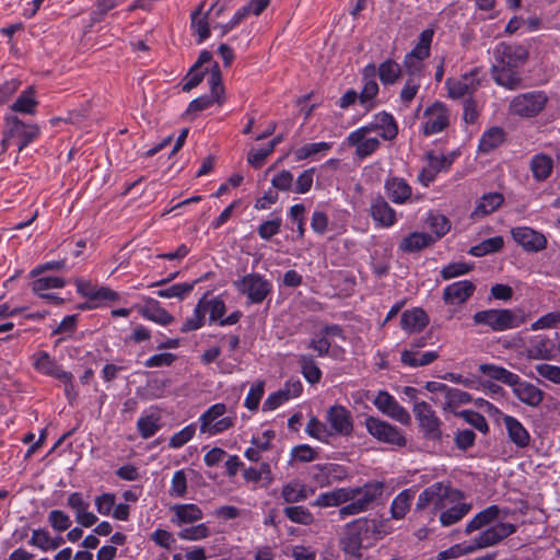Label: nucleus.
Wrapping results in <instances>:
<instances>
[{
  "mask_svg": "<svg viewBox=\"0 0 560 560\" xmlns=\"http://www.w3.org/2000/svg\"><path fill=\"white\" fill-rule=\"evenodd\" d=\"M500 514L498 505H490L477 513L466 525L465 534L470 535L476 530H481L479 535L474 537L469 545L464 549L465 552H472L498 545L506 537L516 532V526L511 523L499 522L493 524Z\"/></svg>",
  "mask_w": 560,
  "mask_h": 560,
  "instance_id": "f257e3e1",
  "label": "nucleus"
},
{
  "mask_svg": "<svg viewBox=\"0 0 560 560\" xmlns=\"http://www.w3.org/2000/svg\"><path fill=\"white\" fill-rule=\"evenodd\" d=\"M495 63L491 67L492 79L498 85L508 90H517L522 86L523 79L518 72L528 52L520 45L500 43L493 51Z\"/></svg>",
  "mask_w": 560,
  "mask_h": 560,
  "instance_id": "f03ea898",
  "label": "nucleus"
},
{
  "mask_svg": "<svg viewBox=\"0 0 560 560\" xmlns=\"http://www.w3.org/2000/svg\"><path fill=\"white\" fill-rule=\"evenodd\" d=\"M479 371L485 376L501 382L512 387L515 397L529 407H537L541 404L545 393L532 383L522 381L521 377L503 366L483 363Z\"/></svg>",
  "mask_w": 560,
  "mask_h": 560,
  "instance_id": "7ed1b4c3",
  "label": "nucleus"
},
{
  "mask_svg": "<svg viewBox=\"0 0 560 560\" xmlns=\"http://www.w3.org/2000/svg\"><path fill=\"white\" fill-rule=\"evenodd\" d=\"M472 320L476 325H485L493 331H504L517 328L526 322L523 312L509 308H489L474 314Z\"/></svg>",
  "mask_w": 560,
  "mask_h": 560,
  "instance_id": "20e7f679",
  "label": "nucleus"
},
{
  "mask_svg": "<svg viewBox=\"0 0 560 560\" xmlns=\"http://www.w3.org/2000/svg\"><path fill=\"white\" fill-rule=\"evenodd\" d=\"M383 483L377 481L368 482L363 487H349L352 498L347 505L339 509L338 513L340 518L368 511L373 502L383 494Z\"/></svg>",
  "mask_w": 560,
  "mask_h": 560,
  "instance_id": "39448f33",
  "label": "nucleus"
},
{
  "mask_svg": "<svg viewBox=\"0 0 560 560\" xmlns=\"http://www.w3.org/2000/svg\"><path fill=\"white\" fill-rule=\"evenodd\" d=\"M464 499L463 491L453 489L443 482H435L419 494L416 510L423 511L432 504L434 511H438L446 506V501L456 502Z\"/></svg>",
  "mask_w": 560,
  "mask_h": 560,
  "instance_id": "423d86ee",
  "label": "nucleus"
},
{
  "mask_svg": "<svg viewBox=\"0 0 560 560\" xmlns=\"http://www.w3.org/2000/svg\"><path fill=\"white\" fill-rule=\"evenodd\" d=\"M412 412L418 422L422 438L428 441L441 442L443 438V422L436 416L435 410L427 401H416Z\"/></svg>",
  "mask_w": 560,
  "mask_h": 560,
  "instance_id": "0eeeda50",
  "label": "nucleus"
},
{
  "mask_svg": "<svg viewBox=\"0 0 560 560\" xmlns=\"http://www.w3.org/2000/svg\"><path fill=\"white\" fill-rule=\"evenodd\" d=\"M240 294L247 298L248 304H260L272 291V283L260 273L252 272L233 282Z\"/></svg>",
  "mask_w": 560,
  "mask_h": 560,
  "instance_id": "6e6552de",
  "label": "nucleus"
},
{
  "mask_svg": "<svg viewBox=\"0 0 560 560\" xmlns=\"http://www.w3.org/2000/svg\"><path fill=\"white\" fill-rule=\"evenodd\" d=\"M548 97L542 91H532L518 94L510 102V114L520 117H535L546 106Z\"/></svg>",
  "mask_w": 560,
  "mask_h": 560,
  "instance_id": "1a4fd4ad",
  "label": "nucleus"
},
{
  "mask_svg": "<svg viewBox=\"0 0 560 560\" xmlns=\"http://www.w3.org/2000/svg\"><path fill=\"white\" fill-rule=\"evenodd\" d=\"M208 83L210 85V95H203L192 100L189 103L188 108L186 110L187 115L207 109L213 103H223L224 86L222 83V74L220 71V67L217 62H214V65L211 68L210 75L208 78Z\"/></svg>",
  "mask_w": 560,
  "mask_h": 560,
  "instance_id": "9d476101",
  "label": "nucleus"
},
{
  "mask_svg": "<svg viewBox=\"0 0 560 560\" xmlns=\"http://www.w3.org/2000/svg\"><path fill=\"white\" fill-rule=\"evenodd\" d=\"M365 428L368 432L380 442L399 447L405 446L407 443L400 429L373 416L365 418Z\"/></svg>",
  "mask_w": 560,
  "mask_h": 560,
  "instance_id": "9b49d317",
  "label": "nucleus"
},
{
  "mask_svg": "<svg viewBox=\"0 0 560 560\" xmlns=\"http://www.w3.org/2000/svg\"><path fill=\"white\" fill-rule=\"evenodd\" d=\"M7 125L9 128V135L7 138L2 140V144L4 148L13 143L18 147L19 151H22L39 133L38 128L36 126L25 125L15 116L7 118Z\"/></svg>",
  "mask_w": 560,
  "mask_h": 560,
  "instance_id": "f8f14e48",
  "label": "nucleus"
},
{
  "mask_svg": "<svg viewBox=\"0 0 560 560\" xmlns=\"http://www.w3.org/2000/svg\"><path fill=\"white\" fill-rule=\"evenodd\" d=\"M479 69L476 68L469 73L463 74L460 78H448L445 85L448 91V96L456 100L465 96L471 97V94L477 91L480 85V80L477 78Z\"/></svg>",
  "mask_w": 560,
  "mask_h": 560,
  "instance_id": "ddd939ff",
  "label": "nucleus"
},
{
  "mask_svg": "<svg viewBox=\"0 0 560 560\" xmlns=\"http://www.w3.org/2000/svg\"><path fill=\"white\" fill-rule=\"evenodd\" d=\"M375 407L384 415L400 422L404 425H409L411 417L409 412L398 404L394 396L385 390L378 392L373 400Z\"/></svg>",
  "mask_w": 560,
  "mask_h": 560,
  "instance_id": "4468645a",
  "label": "nucleus"
},
{
  "mask_svg": "<svg viewBox=\"0 0 560 560\" xmlns=\"http://www.w3.org/2000/svg\"><path fill=\"white\" fill-rule=\"evenodd\" d=\"M326 421L335 434L349 436L353 432V419L351 412L345 406H331L326 411Z\"/></svg>",
  "mask_w": 560,
  "mask_h": 560,
  "instance_id": "2eb2a0df",
  "label": "nucleus"
},
{
  "mask_svg": "<svg viewBox=\"0 0 560 560\" xmlns=\"http://www.w3.org/2000/svg\"><path fill=\"white\" fill-rule=\"evenodd\" d=\"M513 240L526 252H539L547 245L545 235L528 226H517L511 230Z\"/></svg>",
  "mask_w": 560,
  "mask_h": 560,
  "instance_id": "dca6fc26",
  "label": "nucleus"
},
{
  "mask_svg": "<svg viewBox=\"0 0 560 560\" xmlns=\"http://www.w3.org/2000/svg\"><path fill=\"white\" fill-rule=\"evenodd\" d=\"M556 343L546 335L529 338L525 355L529 360H551L555 358Z\"/></svg>",
  "mask_w": 560,
  "mask_h": 560,
  "instance_id": "f3484780",
  "label": "nucleus"
},
{
  "mask_svg": "<svg viewBox=\"0 0 560 560\" xmlns=\"http://www.w3.org/2000/svg\"><path fill=\"white\" fill-rule=\"evenodd\" d=\"M424 116L428 117L423 126V133L425 136L439 133L448 126V110L440 102H435L428 107L424 110Z\"/></svg>",
  "mask_w": 560,
  "mask_h": 560,
  "instance_id": "a211bd4d",
  "label": "nucleus"
},
{
  "mask_svg": "<svg viewBox=\"0 0 560 560\" xmlns=\"http://www.w3.org/2000/svg\"><path fill=\"white\" fill-rule=\"evenodd\" d=\"M354 528L359 536H362L365 547L372 546L376 540L384 538L388 532L383 522L369 518H358L353 521Z\"/></svg>",
  "mask_w": 560,
  "mask_h": 560,
  "instance_id": "6ab92c4d",
  "label": "nucleus"
},
{
  "mask_svg": "<svg viewBox=\"0 0 560 560\" xmlns=\"http://www.w3.org/2000/svg\"><path fill=\"white\" fill-rule=\"evenodd\" d=\"M476 287L469 280L456 281L443 291V301L448 305L464 304L475 292Z\"/></svg>",
  "mask_w": 560,
  "mask_h": 560,
  "instance_id": "aec40b11",
  "label": "nucleus"
},
{
  "mask_svg": "<svg viewBox=\"0 0 560 560\" xmlns=\"http://www.w3.org/2000/svg\"><path fill=\"white\" fill-rule=\"evenodd\" d=\"M372 219L383 228L393 226L396 222V212L388 202L381 196L372 200L370 206Z\"/></svg>",
  "mask_w": 560,
  "mask_h": 560,
  "instance_id": "412c9836",
  "label": "nucleus"
},
{
  "mask_svg": "<svg viewBox=\"0 0 560 560\" xmlns=\"http://www.w3.org/2000/svg\"><path fill=\"white\" fill-rule=\"evenodd\" d=\"M471 503L463 502L458 500L456 502L446 501V506L441 509L439 515L440 523L442 526H451L463 520L471 510Z\"/></svg>",
  "mask_w": 560,
  "mask_h": 560,
  "instance_id": "4be33fe9",
  "label": "nucleus"
},
{
  "mask_svg": "<svg viewBox=\"0 0 560 560\" xmlns=\"http://www.w3.org/2000/svg\"><path fill=\"white\" fill-rule=\"evenodd\" d=\"M35 368L39 372L55 377L62 383L73 382V375L70 372L63 371L46 352L40 353L39 358L35 361Z\"/></svg>",
  "mask_w": 560,
  "mask_h": 560,
  "instance_id": "5701e85b",
  "label": "nucleus"
},
{
  "mask_svg": "<svg viewBox=\"0 0 560 560\" xmlns=\"http://www.w3.org/2000/svg\"><path fill=\"white\" fill-rule=\"evenodd\" d=\"M340 549L353 557H361V549L365 547L362 536H359L358 529L354 528L353 522L346 526L343 536L339 541Z\"/></svg>",
  "mask_w": 560,
  "mask_h": 560,
  "instance_id": "b1692460",
  "label": "nucleus"
},
{
  "mask_svg": "<svg viewBox=\"0 0 560 560\" xmlns=\"http://www.w3.org/2000/svg\"><path fill=\"white\" fill-rule=\"evenodd\" d=\"M140 314L154 323L166 326L173 323L174 317L165 308L160 305V302L152 299H145V305L140 308Z\"/></svg>",
  "mask_w": 560,
  "mask_h": 560,
  "instance_id": "393cba45",
  "label": "nucleus"
},
{
  "mask_svg": "<svg viewBox=\"0 0 560 560\" xmlns=\"http://www.w3.org/2000/svg\"><path fill=\"white\" fill-rule=\"evenodd\" d=\"M172 511L174 512V516L171 521L173 524L178 526L183 524H192L203 517L201 509L194 503L175 504L172 506Z\"/></svg>",
  "mask_w": 560,
  "mask_h": 560,
  "instance_id": "a878e982",
  "label": "nucleus"
},
{
  "mask_svg": "<svg viewBox=\"0 0 560 560\" xmlns=\"http://www.w3.org/2000/svg\"><path fill=\"white\" fill-rule=\"evenodd\" d=\"M503 423L506 428L510 440L518 447H526L529 444L530 436L520 420L512 416L504 415Z\"/></svg>",
  "mask_w": 560,
  "mask_h": 560,
  "instance_id": "bb28decb",
  "label": "nucleus"
},
{
  "mask_svg": "<svg viewBox=\"0 0 560 560\" xmlns=\"http://www.w3.org/2000/svg\"><path fill=\"white\" fill-rule=\"evenodd\" d=\"M385 189L390 200L395 203H404L411 196V187L405 179L399 177L388 178L385 183Z\"/></svg>",
  "mask_w": 560,
  "mask_h": 560,
  "instance_id": "cd10ccee",
  "label": "nucleus"
},
{
  "mask_svg": "<svg viewBox=\"0 0 560 560\" xmlns=\"http://www.w3.org/2000/svg\"><path fill=\"white\" fill-rule=\"evenodd\" d=\"M434 243L432 235L421 232H412L399 243V249L405 253L419 252Z\"/></svg>",
  "mask_w": 560,
  "mask_h": 560,
  "instance_id": "c85d7f7f",
  "label": "nucleus"
},
{
  "mask_svg": "<svg viewBox=\"0 0 560 560\" xmlns=\"http://www.w3.org/2000/svg\"><path fill=\"white\" fill-rule=\"evenodd\" d=\"M429 324L427 313L421 308L405 311L401 315V328L408 332L420 331Z\"/></svg>",
  "mask_w": 560,
  "mask_h": 560,
  "instance_id": "c756f323",
  "label": "nucleus"
},
{
  "mask_svg": "<svg viewBox=\"0 0 560 560\" xmlns=\"http://www.w3.org/2000/svg\"><path fill=\"white\" fill-rule=\"evenodd\" d=\"M351 491L349 488H339L329 492L320 493L313 505L318 508L339 506L349 502L351 499Z\"/></svg>",
  "mask_w": 560,
  "mask_h": 560,
  "instance_id": "7c9ffc66",
  "label": "nucleus"
},
{
  "mask_svg": "<svg viewBox=\"0 0 560 560\" xmlns=\"http://www.w3.org/2000/svg\"><path fill=\"white\" fill-rule=\"evenodd\" d=\"M504 201L503 195L500 192H490L483 195L478 201L471 218H482L495 211Z\"/></svg>",
  "mask_w": 560,
  "mask_h": 560,
  "instance_id": "2f4dec72",
  "label": "nucleus"
},
{
  "mask_svg": "<svg viewBox=\"0 0 560 560\" xmlns=\"http://www.w3.org/2000/svg\"><path fill=\"white\" fill-rule=\"evenodd\" d=\"M552 167L553 161L546 154H536L530 161L533 176L538 182L547 179L551 174Z\"/></svg>",
  "mask_w": 560,
  "mask_h": 560,
  "instance_id": "473e14b6",
  "label": "nucleus"
},
{
  "mask_svg": "<svg viewBox=\"0 0 560 560\" xmlns=\"http://www.w3.org/2000/svg\"><path fill=\"white\" fill-rule=\"evenodd\" d=\"M281 498L285 503H298L308 498L306 486L300 481H290L282 487Z\"/></svg>",
  "mask_w": 560,
  "mask_h": 560,
  "instance_id": "72a5a7b5",
  "label": "nucleus"
},
{
  "mask_svg": "<svg viewBox=\"0 0 560 560\" xmlns=\"http://www.w3.org/2000/svg\"><path fill=\"white\" fill-rule=\"evenodd\" d=\"M214 8L212 5L210 10L201 16L202 12V4L199 5L192 13H191V27L194 28L195 33L198 35V44H201L203 40H206L210 36V27L208 22V16L210 11Z\"/></svg>",
  "mask_w": 560,
  "mask_h": 560,
  "instance_id": "f704fd0d",
  "label": "nucleus"
},
{
  "mask_svg": "<svg viewBox=\"0 0 560 560\" xmlns=\"http://www.w3.org/2000/svg\"><path fill=\"white\" fill-rule=\"evenodd\" d=\"M374 126L377 127V130H382L381 137L385 140H393L398 133L396 120L390 114L386 112H382L375 115Z\"/></svg>",
  "mask_w": 560,
  "mask_h": 560,
  "instance_id": "c9c22d12",
  "label": "nucleus"
},
{
  "mask_svg": "<svg viewBox=\"0 0 560 560\" xmlns=\"http://www.w3.org/2000/svg\"><path fill=\"white\" fill-rule=\"evenodd\" d=\"M301 372L310 384H317L322 378V371L315 359L310 354L299 355Z\"/></svg>",
  "mask_w": 560,
  "mask_h": 560,
  "instance_id": "e433bc0d",
  "label": "nucleus"
},
{
  "mask_svg": "<svg viewBox=\"0 0 560 560\" xmlns=\"http://www.w3.org/2000/svg\"><path fill=\"white\" fill-rule=\"evenodd\" d=\"M505 132L500 127H492L487 130L479 142V150L489 153L504 141Z\"/></svg>",
  "mask_w": 560,
  "mask_h": 560,
  "instance_id": "4c0bfd02",
  "label": "nucleus"
},
{
  "mask_svg": "<svg viewBox=\"0 0 560 560\" xmlns=\"http://www.w3.org/2000/svg\"><path fill=\"white\" fill-rule=\"evenodd\" d=\"M503 245L504 241L502 236H493L470 247L468 253L475 257H482L489 254L500 252L503 248Z\"/></svg>",
  "mask_w": 560,
  "mask_h": 560,
  "instance_id": "58836bf2",
  "label": "nucleus"
},
{
  "mask_svg": "<svg viewBox=\"0 0 560 560\" xmlns=\"http://www.w3.org/2000/svg\"><path fill=\"white\" fill-rule=\"evenodd\" d=\"M401 75V67L393 59H387L378 67V77L384 85L394 84Z\"/></svg>",
  "mask_w": 560,
  "mask_h": 560,
  "instance_id": "ea45409f",
  "label": "nucleus"
},
{
  "mask_svg": "<svg viewBox=\"0 0 560 560\" xmlns=\"http://www.w3.org/2000/svg\"><path fill=\"white\" fill-rule=\"evenodd\" d=\"M207 313V307H205V298L199 300L197 303L194 313L190 317L186 318L180 327L182 332H188L192 330H197L202 327L205 323V317Z\"/></svg>",
  "mask_w": 560,
  "mask_h": 560,
  "instance_id": "a19ab883",
  "label": "nucleus"
},
{
  "mask_svg": "<svg viewBox=\"0 0 560 560\" xmlns=\"http://www.w3.org/2000/svg\"><path fill=\"white\" fill-rule=\"evenodd\" d=\"M283 514L295 524L311 525L314 522V516L311 511L302 505H290L283 509Z\"/></svg>",
  "mask_w": 560,
  "mask_h": 560,
  "instance_id": "79ce46f5",
  "label": "nucleus"
},
{
  "mask_svg": "<svg viewBox=\"0 0 560 560\" xmlns=\"http://www.w3.org/2000/svg\"><path fill=\"white\" fill-rule=\"evenodd\" d=\"M34 89L28 86L23 91L16 101L11 105V109L16 113L33 114L37 102L33 97Z\"/></svg>",
  "mask_w": 560,
  "mask_h": 560,
  "instance_id": "37998d69",
  "label": "nucleus"
},
{
  "mask_svg": "<svg viewBox=\"0 0 560 560\" xmlns=\"http://www.w3.org/2000/svg\"><path fill=\"white\" fill-rule=\"evenodd\" d=\"M200 281V279H197L192 282H185V283H176L173 284L166 289H161L156 291L158 296L164 298V299H171V298H177L179 300H183L188 293H190L194 289V287Z\"/></svg>",
  "mask_w": 560,
  "mask_h": 560,
  "instance_id": "c03bdc74",
  "label": "nucleus"
},
{
  "mask_svg": "<svg viewBox=\"0 0 560 560\" xmlns=\"http://www.w3.org/2000/svg\"><path fill=\"white\" fill-rule=\"evenodd\" d=\"M226 411V406L222 402H218L208 408L199 418L200 432H206L209 427L213 424Z\"/></svg>",
  "mask_w": 560,
  "mask_h": 560,
  "instance_id": "a18cd8bd",
  "label": "nucleus"
},
{
  "mask_svg": "<svg viewBox=\"0 0 560 560\" xmlns=\"http://www.w3.org/2000/svg\"><path fill=\"white\" fill-rule=\"evenodd\" d=\"M412 495L409 490L401 491L392 502L390 512L392 516L396 520L405 517L409 510Z\"/></svg>",
  "mask_w": 560,
  "mask_h": 560,
  "instance_id": "49530a36",
  "label": "nucleus"
},
{
  "mask_svg": "<svg viewBox=\"0 0 560 560\" xmlns=\"http://www.w3.org/2000/svg\"><path fill=\"white\" fill-rule=\"evenodd\" d=\"M433 28L423 30L419 35V42L417 46L410 51V54L416 56L418 59L428 58L430 55V46L433 39Z\"/></svg>",
  "mask_w": 560,
  "mask_h": 560,
  "instance_id": "de8ad7c7",
  "label": "nucleus"
},
{
  "mask_svg": "<svg viewBox=\"0 0 560 560\" xmlns=\"http://www.w3.org/2000/svg\"><path fill=\"white\" fill-rule=\"evenodd\" d=\"M160 417L155 415H149L141 417L137 422V428L140 435L143 439L153 436L160 429Z\"/></svg>",
  "mask_w": 560,
  "mask_h": 560,
  "instance_id": "09e8293b",
  "label": "nucleus"
},
{
  "mask_svg": "<svg viewBox=\"0 0 560 560\" xmlns=\"http://www.w3.org/2000/svg\"><path fill=\"white\" fill-rule=\"evenodd\" d=\"M429 228L435 233L434 242L444 236L451 229L450 220L443 214H430L428 220Z\"/></svg>",
  "mask_w": 560,
  "mask_h": 560,
  "instance_id": "8fccbe9b",
  "label": "nucleus"
},
{
  "mask_svg": "<svg viewBox=\"0 0 560 560\" xmlns=\"http://www.w3.org/2000/svg\"><path fill=\"white\" fill-rule=\"evenodd\" d=\"M210 535L209 527L201 523L190 527H185L177 533L183 540L197 541L207 538Z\"/></svg>",
  "mask_w": 560,
  "mask_h": 560,
  "instance_id": "3c124183",
  "label": "nucleus"
},
{
  "mask_svg": "<svg viewBox=\"0 0 560 560\" xmlns=\"http://www.w3.org/2000/svg\"><path fill=\"white\" fill-rule=\"evenodd\" d=\"M294 177L288 170L277 173L271 179V186L279 191H293Z\"/></svg>",
  "mask_w": 560,
  "mask_h": 560,
  "instance_id": "603ef678",
  "label": "nucleus"
},
{
  "mask_svg": "<svg viewBox=\"0 0 560 560\" xmlns=\"http://www.w3.org/2000/svg\"><path fill=\"white\" fill-rule=\"evenodd\" d=\"M428 166L438 175L442 171H446L453 163V156L438 155L433 151L427 153Z\"/></svg>",
  "mask_w": 560,
  "mask_h": 560,
  "instance_id": "864d4df0",
  "label": "nucleus"
},
{
  "mask_svg": "<svg viewBox=\"0 0 560 560\" xmlns=\"http://www.w3.org/2000/svg\"><path fill=\"white\" fill-rule=\"evenodd\" d=\"M315 168L311 167L302 172L293 184V192L304 195L313 186Z\"/></svg>",
  "mask_w": 560,
  "mask_h": 560,
  "instance_id": "5fc2aeb1",
  "label": "nucleus"
},
{
  "mask_svg": "<svg viewBox=\"0 0 560 560\" xmlns=\"http://www.w3.org/2000/svg\"><path fill=\"white\" fill-rule=\"evenodd\" d=\"M206 299V295L203 296ZM205 307H207V312L209 311V320L210 323L223 319V315L225 314L226 306L222 299L214 298L209 301L205 300Z\"/></svg>",
  "mask_w": 560,
  "mask_h": 560,
  "instance_id": "6e6d98bb",
  "label": "nucleus"
},
{
  "mask_svg": "<svg viewBox=\"0 0 560 560\" xmlns=\"http://www.w3.org/2000/svg\"><path fill=\"white\" fill-rule=\"evenodd\" d=\"M305 431L310 436L320 441H327V438L332 434L331 432L328 431L326 424L320 422L315 417L308 420Z\"/></svg>",
  "mask_w": 560,
  "mask_h": 560,
  "instance_id": "4d7b16f0",
  "label": "nucleus"
},
{
  "mask_svg": "<svg viewBox=\"0 0 560 560\" xmlns=\"http://www.w3.org/2000/svg\"><path fill=\"white\" fill-rule=\"evenodd\" d=\"M474 266L466 262H453L441 270V277L443 280H450L455 277H459L468 273L472 270Z\"/></svg>",
  "mask_w": 560,
  "mask_h": 560,
  "instance_id": "13d9d810",
  "label": "nucleus"
},
{
  "mask_svg": "<svg viewBox=\"0 0 560 560\" xmlns=\"http://www.w3.org/2000/svg\"><path fill=\"white\" fill-rule=\"evenodd\" d=\"M281 229V219L275 218L272 220L264 221L257 229L258 235L261 240L269 241L277 235Z\"/></svg>",
  "mask_w": 560,
  "mask_h": 560,
  "instance_id": "bf43d9fd",
  "label": "nucleus"
},
{
  "mask_svg": "<svg viewBox=\"0 0 560 560\" xmlns=\"http://www.w3.org/2000/svg\"><path fill=\"white\" fill-rule=\"evenodd\" d=\"M460 416L464 418V420L472 425L475 429L482 433H487L489 431V425L486 420V418L474 410H463L460 412Z\"/></svg>",
  "mask_w": 560,
  "mask_h": 560,
  "instance_id": "052dcab7",
  "label": "nucleus"
},
{
  "mask_svg": "<svg viewBox=\"0 0 560 560\" xmlns=\"http://www.w3.org/2000/svg\"><path fill=\"white\" fill-rule=\"evenodd\" d=\"M48 522L50 526L58 532H63L68 529L71 525V520L69 515H67L61 510H52L48 514Z\"/></svg>",
  "mask_w": 560,
  "mask_h": 560,
  "instance_id": "680f3d73",
  "label": "nucleus"
},
{
  "mask_svg": "<svg viewBox=\"0 0 560 560\" xmlns=\"http://www.w3.org/2000/svg\"><path fill=\"white\" fill-rule=\"evenodd\" d=\"M196 432L195 424H189L185 428H183L180 431L175 433L168 442L170 447L172 448H178L185 445L187 442H189Z\"/></svg>",
  "mask_w": 560,
  "mask_h": 560,
  "instance_id": "e2e57ef3",
  "label": "nucleus"
},
{
  "mask_svg": "<svg viewBox=\"0 0 560 560\" xmlns=\"http://www.w3.org/2000/svg\"><path fill=\"white\" fill-rule=\"evenodd\" d=\"M66 281L59 277H42L33 282V291L37 294L51 288H63Z\"/></svg>",
  "mask_w": 560,
  "mask_h": 560,
  "instance_id": "0e129e2a",
  "label": "nucleus"
},
{
  "mask_svg": "<svg viewBox=\"0 0 560 560\" xmlns=\"http://www.w3.org/2000/svg\"><path fill=\"white\" fill-rule=\"evenodd\" d=\"M364 85L362 91L360 92V103L366 107V109H371V102L378 93V84L376 80H366L363 81Z\"/></svg>",
  "mask_w": 560,
  "mask_h": 560,
  "instance_id": "69168bd1",
  "label": "nucleus"
},
{
  "mask_svg": "<svg viewBox=\"0 0 560 560\" xmlns=\"http://www.w3.org/2000/svg\"><path fill=\"white\" fill-rule=\"evenodd\" d=\"M445 399H446V405L450 408H453V407H457L458 405L469 402L471 400V396H470V394H468L462 389L450 387L447 389V395H446Z\"/></svg>",
  "mask_w": 560,
  "mask_h": 560,
  "instance_id": "338daca9",
  "label": "nucleus"
},
{
  "mask_svg": "<svg viewBox=\"0 0 560 560\" xmlns=\"http://www.w3.org/2000/svg\"><path fill=\"white\" fill-rule=\"evenodd\" d=\"M535 369L541 377L560 385V366L541 363Z\"/></svg>",
  "mask_w": 560,
  "mask_h": 560,
  "instance_id": "774afa93",
  "label": "nucleus"
}]
</instances>
